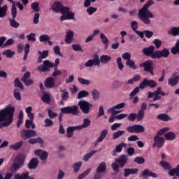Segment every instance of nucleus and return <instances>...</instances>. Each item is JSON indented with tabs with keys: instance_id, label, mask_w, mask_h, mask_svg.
Returning <instances> with one entry per match:
<instances>
[{
	"instance_id": "39",
	"label": "nucleus",
	"mask_w": 179,
	"mask_h": 179,
	"mask_svg": "<svg viewBox=\"0 0 179 179\" xmlns=\"http://www.w3.org/2000/svg\"><path fill=\"white\" fill-rule=\"evenodd\" d=\"M166 141H174L176 139V134L173 131H169L164 134Z\"/></svg>"
},
{
	"instance_id": "1",
	"label": "nucleus",
	"mask_w": 179,
	"mask_h": 179,
	"mask_svg": "<svg viewBox=\"0 0 179 179\" xmlns=\"http://www.w3.org/2000/svg\"><path fill=\"white\" fill-rule=\"evenodd\" d=\"M15 107L8 104L5 108L0 110V128L9 127L13 122Z\"/></svg>"
},
{
	"instance_id": "2",
	"label": "nucleus",
	"mask_w": 179,
	"mask_h": 179,
	"mask_svg": "<svg viewBox=\"0 0 179 179\" xmlns=\"http://www.w3.org/2000/svg\"><path fill=\"white\" fill-rule=\"evenodd\" d=\"M155 2L153 0H148V2L138 10V17L147 26L150 24L151 21L150 19H153L155 15L150 10H149V8L153 5Z\"/></svg>"
},
{
	"instance_id": "36",
	"label": "nucleus",
	"mask_w": 179,
	"mask_h": 179,
	"mask_svg": "<svg viewBox=\"0 0 179 179\" xmlns=\"http://www.w3.org/2000/svg\"><path fill=\"white\" fill-rule=\"evenodd\" d=\"M90 124H92V122L90 119L85 118L83 120V123L81 125L77 126L78 129H83L85 128H87V127H90Z\"/></svg>"
},
{
	"instance_id": "15",
	"label": "nucleus",
	"mask_w": 179,
	"mask_h": 179,
	"mask_svg": "<svg viewBox=\"0 0 179 179\" xmlns=\"http://www.w3.org/2000/svg\"><path fill=\"white\" fill-rule=\"evenodd\" d=\"M169 57H170V50H169V48H164L162 50H156L155 59L169 58Z\"/></svg>"
},
{
	"instance_id": "55",
	"label": "nucleus",
	"mask_w": 179,
	"mask_h": 179,
	"mask_svg": "<svg viewBox=\"0 0 179 179\" xmlns=\"http://www.w3.org/2000/svg\"><path fill=\"white\" fill-rule=\"evenodd\" d=\"M62 94V99L64 101H66V100H68V99H69V93H68V92L65 91V90H61Z\"/></svg>"
},
{
	"instance_id": "30",
	"label": "nucleus",
	"mask_w": 179,
	"mask_h": 179,
	"mask_svg": "<svg viewBox=\"0 0 179 179\" xmlns=\"http://www.w3.org/2000/svg\"><path fill=\"white\" fill-rule=\"evenodd\" d=\"M139 171L138 169H124V176L129 177V176L136 174Z\"/></svg>"
},
{
	"instance_id": "62",
	"label": "nucleus",
	"mask_w": 179,
	"mask_h": 179,
	"mask_svg": "<svg viewBox=\"0 0 179 179\" xmlns=\"http://www.w3.org/2000/svg\"><path fill=\"white\" fill-rule=\"evenodd\" d=\"M135 163H137V164H143L145 163V158L142 157H136L134 158Z\"/></svg>"
},
{
	"instance_id": "13",
	"label": "nucleus",
	"mask_w": 179,
	"mask_h": 179,
	"mask_svg": "<svg viewBox=\"0 0 179 179\" xmlns=\"http://www.w3.org/2000/svg\"><path fill=\"white\" fill-rule=\"evenodd\" d=\"M147 86L151 89H154V87L157 86V83H156V81L153 80H148L147 78H144L143 82L140 83L139 87L140 89L143 90L145 89V87H147Z\"/></svg>"
},
{
	"instance_id": "18",
	"label": "nucleus",
	"mask_w": 179,
	"mask_h": 179,
	"mask_svg": "<svg viewBox=\"0 0 179 179\" xmlns=\"http://www.w3.org/2000/svg\"><path fill=\"white\" fill-rule=\"evenodd\" d=\"M159 94L164 96H168L169 94L164 93V92L162 90V87H159L157 89V90L155 91V95L152 101H157V100H160L162 96H160Z\"/></svg>"
},
{
	"instance_id": "58",
	"label": "nucleus",
	"mask_w": 179,
	"mask_h": 179,
	"mask_svg": "<svg viewBox=\"0 0 179 179\" xmlns=\"http://www.w3.org/2000/svg\"><path fill=\"white\" fill-rule=\"evenodd\" d=\"M44 122H45L44 127H50L54 125V122L50 118L45 119Z\"/></svg>"
},
{
	"instance_id": "35",
	"label": "nucleus",
	"mask_w": 179,
	"mask_h": 179,
	"mask_svg": "<svg viewBox=\"0 0 179 179\" xmlns=\"http://www.w3.org/2000/svg\"><path fill=\"white\" fill-rule=\"evenodd\" d=\"M106 170H107V164H106V162H101L96 168V173H104Z\"/></svg>"
},
{
	"instance_id": "48",
	"label": "nucleus",
	"mask_w": 179,
	"mask_h": 179,
	"mask_svg": "<svg viewBox=\"0 0 179 179\" xmlns=\"http://www.w3.org/2000/svg\"><path fill=\"white\" fill-rule=\"evenodd\" d=\"M29 52H30V44L27 43L24 47V55L23 57L24 61L27 59V57H29Z\"/></svg>"
},
{
	"instance_id": "24",
	"label": "nucleus",
	"mask_w": 179,
	"mask_h": 179,
	"mask_svg": "<svg viewBox=\"0 0 179 179\" xmlns=\"http://www.w3.org/2000/svg\"><path fill=\"white\" fill-rule=\"evenodd\" d=\"M139 112H138V113H131L128 117H127V120L128 121H131L134 122L136 120L137 121H142V120H143V117H139Z\"/></svg>"
},
{
	"instance_id": "41",
	"label": "nucleus",
	"mask_w": 179,
	"mask_h": 179,
	"mask_svg": "<svg viewBox=\"0 0 179 179\" xmlns=\"http://www.w3.org/2000/svg\"><path fill=\"white\" fill-rule=\"evenodd\" d=\"M28 142L30 143V145H36V143H40L41 145H43V143H44V141L42 140V138L40 137L36 138H31Z\"/></svg>"
},
{
	"instance_id": "38",
	"label": "nucleus",
	"mask_w": 179,
	"mask_h": 179,
	"mask_svg": "<svg viewBox=\"0 0 179 179\" xmlns=\"http://www.w3.org/2000/svg\"><path fill=\"white\" fill-rule=\"evenodd\" d=\"M41 100L43 103H45V104H50V103H51V96L49 93H45L43 94Z\"/></svg>"
},
{
	"instance_id": "6",
	"label": "nucleus",
	"mask_w": 179,
	"mask_h": 179,
	"mask_svg": "<svg viewBox=\"0 0 179 179\" xmlns=\"http://www.w3.org/2000/svg\"><path fill=\"white\" fill-rule=\"evenodd\" d=\"M51 68H54L55 71H59L58 70V66L54 65V63H52L50 60L43 61V64L38 66L37 69L39 72H50Z\"/></svg>"
},
{
	"instance_id": "37",
	"label": "nucleus",
	"mask_w": 179,
	"mask_h": 179,
	"mask_svg": "<svg viewBox=\"0 0 179 179\" xmlns=\"http://www.w3.org/2000/svg\"><path fill=\"white\" fill-rule=\"evenodd\" d=\"M22 146H23V141H20L10 145V149H12V150H19Z\"/></svg>"
},
{
	"instance_id": "21",
	"label": "nucleus",
	"mask_w": 179,
	"mask_h": 179,
	"mask_svg": "<svg viewBox=\"0 0 179 179\" xmlns=\"http://www.w3.org/2000/svg\"><path fill=\"white\" fill-rule=\"evenodd\" d=\"M34 153L36 156H40L41 160H46L47 157H48V152L43 150H36Z\"/></svg>"
},
{
	"instance_id": "51",
	"label": "nucleus",
	"mask_w": 179,
	"mask_h": 179,
	"mask_svg": "<svg viewBox=\"0 0 179 179\" xmlns=\"http://www.w3.org/2000/svg\"><path fill=\"white\" fill-rule=\"evenodd\" d=\"M96 153H97V150H92L91 152L86 154L83 157V160H85V162H88L89 159L93 157V155Z\"/></svg>"
},
{
	"instance_id": "60",
	"label": "nucleus",
	"mask_w": 179,
	"mask_h": 179,
	"mask_svg": "<svg viewBox=\"0 0 179 179\" xmlns=\"http://www.w3.org/2000/svg\"><path fill=\"white\" fill-rule=\"evenodd\" d=\"M131 27L135 33L138 31V28L139 27L138 24L136 21H133L131 22Z\"/></svg>"
},
{
	"instance_id": "9",
	"label": "nucleus",
	"mask_w": 179,
	"mask_h": 179,
	"mask_svg": "<svg viewBox=\"0 0 179 179\" xmlns=\"http://www.w3.org/2000/svg\"><path fill=\"white\" fill-rule=\"evenodd\" d=\"M78 106L83 114H89V113H90V108L93 107V104L85 100L79 101Z\"/></svg>"
},
{
	"instance_id": "64",
	"label": "nucleus",
	"mask_w": 179,
	"mask_h": 179,
	"mask_svg": "<svg viewBox=\"0 0 179 179\" xmlns=\"http://www.w3.org/2000/svg\"><path fill=\"white\" fill-rule=\"evenodd\" d=\"M50 40V36L47 34L41 35L39 37V41L41 43H44V41H48Z\"/></svg>"
},
{
	"instance_id": "59",
	"label": "nucleus",
	"mask_w": 179,
	"mask_h": 179,
	"mask_svg": "<svg viewBox=\"0 0 179 179\" xmlns=\"http://www.w3.org/2000/svg\"><path fill=\"white\" fill-rule=\"evenodd\" d=\"M14 97L18 101H20V100H22V95H20V92H19V90H14Z\"/></svg>"
},
{
	"instance_id": "20",
	"label": "nucleus",
	"mask_w": 179,
	"mask_h": 179,
	"mask_svg": "<svg viewBox=\"0 0 179 179\" xmlns=\"http://www.w3.org/2000/svg\"><path fill=\"white\" fill-rule=\"evenodd\" d=\"M55 86V80H54V78L48 77L45 80V87L47 89H52Z\"/></svg>"
},
{
	"instance_id": "46",
	"label": "nucleus",
	"mask_w": 179,
	"mask_h": 179,
	"mask_svg": "<svg viewBox=\"0 0 179 179\" xmlns=\"http://www.w3.org/2000/svg\"><path fill=\"white\" fill-rule=\"evenodd\" d=\"M125 134L124 130H118L113 134V139H118V138L122 136Z\"/></svg>"
},
{
	"instance_id": "50",
	"label": "nucleus",
	"mask_w": 179,
	"mask_h": 179,
	"mask_svg": "<svg viewBox=\"0 0 179 179\" xmlns=\"http://www.w3.org/2000/svg\"><path fill=\"white\" fill-rule=\"evenodd\" d=\"M31 8L34 12H40V3L37 1L32 3Z\"/></svg>"
},
{
	"instance_id": "10",
	"label": "nucleus",
	"mask_w": 179,
	"mask_h": 179,
	"mask_svg": "<svg viewBox=\"0 0 179 179\" xmlns=\"http://www.w3.org/2000/svg\"><path fill=\"white\" fill-rule=\"evenodd\" d=\"M23 164H24L23 156H17L11 168V172L16 173L20 169L23 167Z\"/></svg>"
},
{
	"instance_id": "52",
	"label": "nucleus",
	"mask_w": 179,
	"mask_h": 179,
	"mask_svg": "<svg viewBox=\"0 0 179 179\" xmlns=\"http://www.w3.org/2000/svg\"><path fill=\"white\" fill-rule=\"evenodd\" d=\"M8 6L5 5L3 7H0V17H5V16H6Z\"/></svg>"
},
{
	"instance_id": "57",
	"label": "nucleus",
	"mask_w": 179,
	"mask_h": 179,
	"mask_svg": "<svg viewBox=\"0 0 179 179\" xmlns=\"http://www.w3.org/2000/svg\"><path fill=\"white\" fill-rule=\"evenodd\" d=\"M116 62L117 64V67L120 69V71H123L124 64H122V59L121 57H117L116 59Z\"/></svg>"
},
{
	"instance_id": "32",
	"label": "nucleus",
	"mask_w": 179,
	"mask_h": 179,
	"mask_svg": "<svg viewBox=\"0 0 179 179\" xmlns=\"http://www.w3.org/2000/svg\"><path fill=\"white\" fill-rule=\"evenodd\" d=\"M168 34L169 36H173V37H176V36H179V27H173L168 31Z\"/></svg>"
},
{
	"instance_id": "12",
	"label": "nucleus",
	"mask_w": 179,
	"mask_h": 179,
	"mask_svg": "<svg viewBox=\"0 0 179 179\" xmlns=\"http://www.w3.org/2000/svg\"><path fill=\"white\" fill-rule=\"evenodd\" d=\"M129 134H142L145 132V127L141 124H134L127 127Z\"/></svg>"
},
{
	"instance_id": "8",
	"label": "nucleus",
	"mask_w": 179,
	"mask_h": 179,
	"mask_svg": "<svg viewBox=\"0 0 179 179\" xmlns=\"http://www.w3.org/2000/svg\"><path fill=\"white\" fill-rule=\"evenodd\" d=\"M60 111H62L63 114H71V115H79L80 113L79 106L76 105L62 108Z\"/></svg>"
},
{
	"instance_id": "28",
	"label": "nucleus",
	"mask_w": 179,
	"mask_h": 179,
	"mask_svg": "<svg viewBox=\"0 0 179 179\" xmlns=\"http://www.w3.org/2000/svg\"><path fill=\"white\" fill-rule=\"evenodd\" d=\"M62 3L59 1H56L53 3L52 9L55 13H59L61 9L62 8Z\"/></svg>"
},
{
	"instance_id": "33",
	"label": "nucleus",
	"mask_w": 179,
	"mask_h": 179,
	"mask_svg": "<svg viewBox=\"0 0 179 179\" xmlns=\"http://www.w3.org/2000/svg\"><path fill=\"white\" fill-rule=\"evenodd\" d=\"M178 80L179 76H177L175 78H170L168 80V84L170 85L172 87H174V86H176V85L178 83Z\"/></svg>"
},
{
	"instance_id": "34",
	"label": "nucleus",
	"mask_w": 179,
	"mask_h": 179,
	"mask_svg": "<svg viewBox=\"0 0 179 179\" xmlns=\"http://www.w3.org/2000/svg\"><path fill=\"white\" fill-rule=\"evenodd\" d=\"M157 118L158 120H160L161 121H164V122L171 121V117H170V116H169V115H167L166 113L159 114L157 116Z\"/></svg>"
},
{
	"instance_id": "25",
	"label": "nucleus",
	"mask_w": 179,
	"mask_h": 179,
	"mask_svg": "<svg viewBox=\"0 0 179 179\" xmlns=\"http://www.w3.org/2000/svg\"><path fill=\"white\" fill-rule=\"evenodd\" d=\"M148 109V103L143 102L141 105V110H138V118L145 117V111Z\"/></svg>"
},
{
	"instance_id": "29",
	"label": "nucleus",
	"mask_w": 179,
	"mask_h": 179,
	"mask_svg": "<svg viewBox=\"0 0 179 179\" xmlns=\"http://www.w3.org/2000/svg\"><path fill=\"white\" fill-rule=\"evenodd\" d=\"M29 174V173L28 171L22 173L21 175L19 173H17L14 176V178L15 179H34V178L30 177Z\"/></svg>"
},
{
	"instance_id": "19",
	"label": "nucleus",
	"mask_w": 179,
	"mask_h": 179,
	"mask_svg": "<svg viewBox=\"0 0 179 179\" xmlns=\"http://www.w3.org/2000/svg\"><path fill=\"white\" fill-rule=\"evenodd\" d=\"M37 167H38V159L34 157L29 161L28 164V169H29V170H36Z\"/></svg>"
},
{
	"instance_id": "22",
	"label": "nucleus",
	"mask_w": 179,
	"mask_h": 179,
	"mask_svg": "<svg viewBox=\"0 0 179 179\" xmlns=\"http://www.w3.org/2000/svg\"><path fill=\"white\" fill-rule=\"evenodd\" d=\"M107 135H108V131L107 129H103L101 132L99 137L96 141L94 145L97 146L99 143H100V142H103V141H104V138H106V136H107Z\"/></svg>"
},
{
	"instance_id": "43",
	"label": "nucleus",
	"mask_w": 179,
	"mask_h": 179,
	"mask_svg": "<svg viewBox=\"0 0 179 179\" xmlns=\"http://www.w3.org/2000/svg\"><path fill=\"white\" fill-rule=\"evenodd\" d=\"M124 107H125V103L122 102V103H119L117 105H115L113 107H111L110 108H109L108 110V111L113 112L115 110H121V108H124Z\"/></svg>"
},
{
	"instance_id": "44",
	"label": "nucleus",
	"mask_w": 179,
	"mask_h": 179,
	"mask_svg": "<svg viewBox=\"0 0 179 179\" xmlns=\"http://www.w3.org/2000/svg\"><path fill=\"white\" fill-rule=\"evenodd\" d=\"M16 18H10L8 19V22L10 23V26L13 27L14 29H17L20 26V24L15 20Z\"/></svg>"
},
{
	"instance_id": "7",
	"label": "nucleus",
	"mask_w": 179,
	"mask_h": 179,
	"mask_svg": "<svg viewBox=\"0 0 179 179\" xmlns=\"http://www.w3.org/2000/svg\"><path fill=\"white\" fill-rule=\"evenodd\" d=\"M20 134L23 141H27V139H30V138H34L35 136H37V132L34 129H23L20 131Z\"/></svg>"
},
{
	"instance_id": "3",
	"label": "nucleus",
	"mask_w": 179,
	"mask_h": 179,
	"mask_svg": "<svg viewBox=\"0 0 179 179\" xmlns=\"http://www.w3.org/2000/svg\"><path fill=\"white\" fill-rule=\"evenodd\" d=\"M160 166L163 167L164 170H166L168 172L169 176L170 177H174L176 176V177H179V164L176 166V168L173 169V166L170 163L166 161H161L159 162Z\"/></svg>"
},
{
	"instance_id": "31",
	"label": "nucleus",
	"mask_w": 179,
	"mask_h": 179,
	"mask_svg": "<svg viewBox=\"0 0 179 179\" xmlns=\"http://www.w3.org/2000/svg\"><path fill=\"white\" fill-rule=\"evenodd\" d=\"M79 130L78 126L69 127L66 129L67 138H72L73 131Z\"/></svg>"
},
{
	"instance_id": "40",
	"label": "nucleus",
	"mask_w": 179,
	"mask_h": 179,
	"mask_svg": "<svg viewBox=\"0 0 179 179\" xmlns=\"http://www.w3.org/2000/svg\"><path fill=\"white\" fill-rule=\"evenodd\" d=\"M99 61L101 64H108L111 61V57L107 55H103L100 57Z\"/></svg>"
},
{
	"instance_id": "42",
	"label": "nucleus",
	"mask_w": 179,
	"mask_h": 179,
	"mask_svg": "<svg viewBox=\"0 0 179 179\" xmlns=\"http://www.w3.org/2000/svg\"><path fill=\"white\" fill-rule=\"evenodd\" d=\"M122 148H127V143H121L118 145L116 146L115 150L113 151V156H115V152L117 153H120V152H122Z\"/></svg>"
},
{
	"instance_id": "23",
	"label": "nucleus",
	"mask_w": 179,
	"mask_h": 179,
	"mask_svg": "<svg viewBox=\"0 0 179 179\" xmlns=\"http://www.w3.org/2000/svg\"><path fill=\"white\" fill-rule=\"evenodd\" d=\"M141 177H152V178H157V173H153L149 169H145L141 173Z\"/></svg>"
},
{
	"instance_id": "47",
	"label": "nucleus",
	"mask_w": 179,
	"mask_h": 179,
	"mask_svg": "<svg viewBox=\"0 0 179 179\" xmlns=\"http://www.w3.org/2000/svg\"><path fill=\"white\" fill-rule=\"evenodd\" d=\"M3 55H6L7 58H12L15 55V51H12L10 49L6 50L3 52Z\"/></svg>"
},
{
	"instance_id": "56",
	"label": "nucleus",
	"mask_w": 179,
	"mask_h": 179,
	"mask_svg": "<svg viewBox=\"0 0 179 179\" xmlns=\"http://www.w3.org/2000/svg\"><path fill=\"white\" fill-rule=\"evenodd\" d=\"M78 82L80 83V85H86L87 86L90 85V80H86L80 77L78 78Z\"/></svg>"
},
{
	"instance_id": "4",
	"label": "nucleus",
	"mask_w": 179,
	"mask_h": 179,
	"mask_svg": "<svg viewBox=\"0 0 179 179\" xmlns=\"http://www.w3.org/2000/svg\"><path fill=\"white\" fill-rule=\"evenodd\" d=\"M115 162L116 163H112V169L113 171H115L117 173H120V167L122 169L125 167V164L128 163V156L125 155H122L118 157L117 159L115 160Z\"/></svg>"
},
{
	"instance_id": "14",
	"label": "nucleus",
	"mask_w": 179,
	"mask_h": 179,
	"mask_svg": "<svg viewBox=\"0 0 179 179\" xmlns=\"http://www.w3.org/2000/svg\"><path fill=\"white\" fill-rule=\"evenodd\" d=\"M85 68H92V66H100V58L99 55H95L93 59H89L85 63Z\"/></svg>"
},
{
	"instance_id": "61",
	"label": "nucleus",
	"mask_w": 179,
	"mask_h": 179,
	"mask_svg": "<svg viewBox=\"0 0 179 179\" xmlns=\"http://www.w3.org/2000/svg\"><path fill=\"white\" fill-rule=\"evenodd\" d=\"M72 49L73 50V51H80V52H83V49H82V47L79 44H73Z\"/></svg>"
},
{
	"instance_id": "11",
	"label": "nucleus",
	"mask_w": 179,
	"mask_h": 179,
	"mask_svg": "<svg viewBox=\"0 0 179 179\" xmlns=\"http://www.w3.org/2000/svg\"><path fill=\"white\" fill-rule=\"evenodd\" d=\"M155 49L156 48L155 45H151L143 49V54H144L145 57H150L152 59H156V51H155Z\"/></svg>"
},
{
	"instance_id": "16",
	"label": "nucleus",
	"mask_w": 179,
	"mask_h": 179,
	"mask_svg": "<svg viewBox=\"0 0 179 179\" xmlns=\"http://www.w3.org/2000/svg\"><path fill=\"white\" fill-rule=\"evenodd\" d=\"M164 143H165L164 138L160 136H155L152 148L156 147L160 149L162 146H164Z\"/></svg>"
},
{
	"instance_id": "17",
	"label": "nucleus",
	"mask_w": 179,
	"mask_h": 179,
	"mask_svg": "<svg viewBox=\"0 0 179 179\" xmlns=\"http://www.w3.org/2000/svg\"><path fill=\"white\" fill-rule=\"evenodd\" d=\"M29 78H30V72L27 71L24 73L21 78L22 82H23L25 86H31L34 83V81L32 79H29Z\"/></svg>"
},
{
	"instance_id": "26",
	"label": "nucleus",
	"mask_w": 179,
	"mask_h": 179,
	"mask_svg": "<svg viewBox=\"0 0 179 179\" xmlns=\"http://www.w3.org/2000/svg\"><path fill=\"white\" fill-rule=\"evenodd\" d=\"M73 36L75 34L73 31H69L66 34L65 43L66 44H71L73 41Z\"/></svg>"
},
{
	"instance_id": "27",
	"label": "nucleus",
	"mask_w": 179,
	"mask_h": 179,
	"mask_svg": "<svg viewBox=\"0 0 179 179\" xmlns=\"http://www.w3.org/2000/svg\"><path fill=\"white\" fill-rule=\"evenodd\" d=\"M10 3H13L11 7V16L12 19H16V16H17V12L16 11V2L13 0H7Z\"/></svg>"
},
{
	"instance_id": "54",
	"label": "nucleus",
	"mask_w": 179,
	"mask_h": 179,
	"mask_svg": "<svg viewBox=\"0 0 179 179\" xmlns=\"http://www.w3.org/2000/svg\"><path fill=\"white\" fill-rule=\"evenodd\" d=\"M80 167H82V162H78L75 163L73 165L74 173H78V171H79L80 170Z\"/></svg>"
},
{
	"instance_id": "45",
	"label": "nucleus",
	"mask_w": 179,
	"mask_h": 179,
	"mask_svg": "<svg viewBox=\"0 0 179 179\" xmlns=\"http://www.w3.org/2000/svg\"><path fill=\"white\" fill-rule=\"evenodd\" d=\"M126 65L127 66H129V68H131L134 71L138 69V67L135 64V62L131 59L129 60L126 61Z\"/></svg>"
},
{
	"instance_id": "5",
	"label": "nucleus",
	"mask_w": 179,
	"mask_h": 179,
	"mask_svg": "<svg viewBox=\"0 0 179 179\" xmlns=\"http://www.w3.org/2000/svg\"><path fill=\"white\" fill-rule=\"evenodd\" d=\"M140 68H143L144 72H148L151 76H155V67L153 66V61L151 59L146 60L145 62L139 64Z\"/></svg>"
},
{
	"instance_id": "63",
	"label": "nucleus",
	"mask_w": 179,
	"mask_h": 179,
	"mask_svg": "<svg viewBox=\"0 0 179 179\" xmlns=\"http://www.w3.org/2000/svg\"><path fill=\"white\" fill-rule=\"evenodd\" d=\"M95 12H97V8H94L92 6H90L87 8V13L88 15H93V13H95Z\"/></svg>"
},
{
	"instance_id": "53",
	"label": "nucleus",
	"mask_w": 179,
	"mask_h": 179,
	"mask_svg": "<svg viewBox=\"0 0 179 179\" xmlns=\"http://www.w3.org/2000/svg\"><path fill=\"white\" fill-rule=\"evenodd\" d=\"M87 96H89V92L87 91L82 90L78 93L77 99L80 100V99H83V97H87Z\"/></svg>"
},
{
	"instance_id": "49",
	"label": "nucleus",
	"mask_w": 179,
	"mask_h": 179,
	"mask_svg": "<svg viewBox=\"0 0 179 179\" xmlns=\"http://www.w3.org/2000/svg\"><path fill=\"white\" fill-rule=\"evenodd\" d=\"M14 86L15 87H19L20 89H21V90H23V89H24V87L23 86V83L20 82V80H19V78H17L15 79Z\"/></svg>"
}]
</instances>
